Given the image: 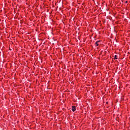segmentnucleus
<instances>
[{
  "label": "nucleus",
  "instance_id": "f257e3e1",
  "mask_svg": "<svg viewBox=\"0 0 130 130\" xmlns=\"http://www.w3.org/2000/svg\"><path fill=\"white\" fill-rule=\"evenodd\" d=\"M72 110L73 112H75L76 111V106H72Z\"/></svg>",
  "mask_w": 130,
  "mask_h": 130
},
{
  "label": "nucleus",
  "instance_id": "f03ea898",
  "mask_svg": "<svg viewBox=\"0 0 130 130\" xmlns=\"http://www.w3.org/2000/svg\"><path fill=\"white\" fill-rule=\"evenodd\" d=\"M95 46H98V45H99V44H98V42H95Z\"/></svg>",
  "mask_w": 130,
  "mask_h": 130
},
{
  "label": "nucleus",
  "instance_id": "7ed1b4c3",
  "mask_svg": "<svg viewBox=\"0 0 130 130\" xmlns=\"http://www.w3.org/2000/svg\"><path fill=\"white\" fill-rule=\"evenodd\" d=\"M114 59H117V55H115L114 56Z\"/></svg>",
  "mask_w": 130,
  "mask_h": 130
},
{
  "label": "nucleus",
  "instance_id": "20e7f679",
  "mask_svg": "<svg viewBox=\"0 0 130 130\" xmlns=\"http://www.w3.org/2000/svg\"><path fill=\"white\" fill-rule=\"evenodd\" d=\"M96 42H98V43L99 42H100V41H96Z\"/></svg>",
  "mask_w": 130,
  "mask_h": 130
},
{
  "label": "nucleus",
  "instance_id": "39448f33",
  "mask_svg": "<svg viewBox=\"0 0 130 130\" xmlns=\"http://www.w3.org/2000/svg\"><path fill=\"white\" fill-rule=\"evenodd\" d=\"M126 3H127V1L126 2Z\"/></svg>",
  "mask_w": 130,
  "mask_h": 130
}]
</instances>
